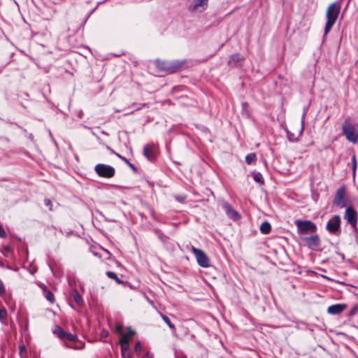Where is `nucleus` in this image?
<instances>
[{
  "label": "nucleus",
  "instance_id": "obj_1",
  "mask_svg": "<svg viewBox=\"0 0 358 358\" xmlns=\"http://www.w3.org/2000/svg\"><path fill=\"white\" fill-rule=\"evenodd\" d=\"M340 12L341 5L338 1L331 3L328 6L326 11L327 22L324 30V37H326L336 23Z\"/></svg>",
  "mask_w": 358,
  "mask_h": 358
},
{
  "label": "nucleus",
  "instance_id": "obj_2",
  "mask_svg": "<svg viewBox=\"0 0 358 358\" xmlns=\"http://www.w3.org/2000/svg\"><path fill=\"white\" fill-rule=\"evenodd\" d=\"M342 133L346 140L353 144L358 143V127L353 124L350 117L345 118L342 124Z\"/></svg>",
  "mask_w": 358,
  "mask_h": 358
},
{
  "label": "nucleus",
  "instance_id": "obj_3",
  "mask_svg": "<svg viewBox=\"0 0 358 358\" xmlns=\"http://www.w3.org/2000/svg\"><path fill=\"white\" fill-rule=\"evenodd\" d=\"M155 62L157 68L169 73L178 71L184 64V62L178 60L162 61L157 59Z\"/></svg>",
  "mask_w": 358,
  "mask_h": 358
},
{
  "label": "nucleus",
  "instance_id": "obj_4",
  "mask_svg": "<svg viewBox=\"0 0 358 358\" xmlns=\"http://www.w3.org/2000/svg\"><path fill=\"white\" fill-rule=\"evenodd\" d=\"M341 219L338 215L332 216L327 223L326 229L334 236H338L341 234Z\"/></svg>",
  "mask_w": 358,
  "mask_h": 358
},
{
  "label": "nucleus",
  "instance_id": "obj_5",
  "mask_svg": "<svg viewBox=\"0 0 358 358\" xmlns=\"http://www.w3.org/2000/svg\"><path fill=\"white\" fill-rule=\"evenodd\" d=\"M294 224L297 227L298 232L301 234L315 233L317 230L315 224L310 220H296Z\"/></svg>",
  "mask_w": 358,
  "mask_h": 358
},
{
  "label": "nucleus",
  "instance_id": "obj_6",
  "mask_svg": "<svg viewBox=\"0 0 358 358\" xmlns=\"http://www.w3.org/2000/svg\"><path fill=\"white\" fill-rule=\"evenodd\" d=\"M94 171L99 177L106 178H111L115 173V170L112 166L105 164H96Z\"/></svg>",
  "mask_w": 358,
  "mask_h": 358
},
{
  "label": "nucleus",
  "instance_id": "obj_7",
  "mask_svg": "<svg viewBox=\"0 0 358 358\" xmlns=\"http://www.w3.org/2000/svg\"><path fill=\"white\" fill-rule=\"evenodd\" d=\"M357 213L352 206L347 207L344 214V219L346 222L349 224L351 227L355 230H357Z\"/></svg>",
  "mask_w": 358,
  "mask_h": 358
},
{
  "label": "nucleus",
  "instance_id": "obj_8",
  "mask_svg": "<svg viewBox=\"0 0 358 358\" xmlns=\"http://www.w3.org/2000/svg\"><path fill=\"white\" fill-rule=\"evenodd\" d=\"M190 251L194 255L198 264L203 267L207 268L209 266V259L207 255L200 249L192 246Z\"/></svg>",
  "mask_w": 358,
  "mask_h": 358
},
{
  "label": "nucleus",
  "instance_id": "obj_9",
  "mask_svg": "<svg viewBox=\"0 0 358 358\" xmlns=\"http://www.w3.org/2000/svg\"><path fill=\"white\" fill-rule=\"evenodd\" d=\"M334 204L341 208L346 206L345 187H341L336 190Z\"/></svg>",
  "mask_w": 358,
  "mask_h": 358
},
{
  "label": "nucleus",
  "instance_id": "obj_10",
  "mask_svg": "<svg viewBox=\"0 0 358 358\" xmlns=\"http://www.w3.org/2000/svg\"><path fill=\"white\" fill-rule=\"evenodd\" d=\"M227 215L233 220H238L241 218L240 214L227 202L222 204Z\"/></svg>",
  "mask_w": 358,
  "mask_h": 358
},
{
  "label": "nucleus",
  "instance_id": "obj_11",
  "mask_svg": "<svg viewBox=\"0 0 358 358\" xmlns=\"http://www.w3.org/2000/svg\"><path fill=\"white\" fill-rule=\"evenodd\" d=\"M303 240L306 245L311 250L315 249L320 243V239L317 234L303 238Z\"/></svg>",
  "mask_w": 358,
  "mask_h": 358
},
{
  "label": "nucleus",
  "instance_id": "obj_12",
  "mask_svg": "<svg viewBox=\"0 0 358 358\" xmlns=\"http://www.w3.org/2000/svg\"><path fill=\"white\" fill-rule=\"evenodd\" d=\"M347 306L343 303H336L329 306L327 308V313L330 315H335L342 313Z\"/></svg>",
  "mask_w": 358,
  "mask_h": 358
},
{
  "label": "nucleus",
  "instance_id": "obj_13",
  "mask_svg": "<svg viewBox=\"0 0 358 358\" xmlns=\"http://www.w3.org/2000/svg\"><path fill=\"white\" fill-rule=\"evenodd\" d=\"M244 59V57L236 53L231 55L228 62V64L230 66H239L242 65Z\"/></svg>",
  "mask_w": 358,
  "mask_h": 358
},
{
  "label": "nucleus",
  "instance_id": "obj_14",
  "mask_svg": "<svg viewBox=\"0 0 358 358\" xmlns=\"http://www.w3.org/2000/svg\"><path fill=\"white\" fill-rule=\"evenodd\" d=\"M143 155L150 161L153 160L155 156L152 148L149 145H146L143 148Z\"/></svg>",
  "mask_w": 358,
  "mask_h": 358
},
{
  "label": "nucleus",
  "instance_id": "obj_15",
  "mask_svg": "<svg viewBox=\"0 0 358 358\" xmlns=\"http://www.w3.org/2000/svg\"><path fill=\"white\" fill-rule=\"evenodd\" d=\"M71 296L78 305L81 306L83 303V297L80 296V294L78 292L77 290H72Z\"/></svg>",
  "mask_w": 358,
  "mask_h": 358
},
{
  "label": "nucleus",
  "instance_id": "obj_16",
  "mask_svg": "<svg viewBox=\"0 0 358 358\" xmlns=\"http://www.w3.org/2000/svg\"><path fill=\"white\" fill-rule=\"evenodd\" d=\"M53 334H55L60 340H64L65 331L59 327L55 326L52 331Z\"/></svg>",
  "mask_w": 358,
  "mask_h": 358
},
{
  "label": "nucleus",
  "instance_id": "obj_17",
  "mask_svg": "<svg viewBox=\"0 0 358 358\" xmlns=\"http://www.w3.org/2000/svg\"><path fill=\"white\" fill-rule=\"evenodd\" d=\"M271 229V224L268 222H264L260 226V231L263 234H268Z\"/></svg>",
  "mask_w": 358,
  "mask_h": 358
},
{
  "label": "nucleus",
  "instance_id": "obj_18",
  "mask_svg": "<svg viewBox=\"0 0 358 358\" xmlns=\"http://www.w3.org/2000/svg\"><path fill=\"white\" fill-rule=\"evenodd\" d=\"M208 0H194L193 1V7L194 9H197L199 7H203L206 8L208 5Z\"/></svg>",
  "mask_w": 358,
  "mask_h": 358
},
{
  "label": "nucleus",
  "instance_id": "obj_19",
  "mask_svg": "<svg viewBox=\"0 0 358 358\" xmlns=\"http://www.w3.org/2000/svg\"><path fill=\"white\" fill-rule=\"evenodd\" d=\"M252 176L254 180L256 182L259 183L261 185L264 183V180L263 176L260 172H252Z\"/></svg>",
  "mask_w": 358,
  "mask_h": 358
},
{
  "label": "nucleus",
  "instance_id": "obj_20",
  "mask_svg": "<svg viewBox=\"0 0 358 358\" xmlns=\"http://www.w3.org/2000/svg\"><path fill=\"white\" fill-rule=\"evenodd\" d=\"M162 319L164 320V322L169 326V327L171 329L172 331H176V327L175 325L171 322L170 319L166 316L165 315H163L160 313Z\"/></svg>",
  "mask_w": 358,
  "mask_h": 358
},
{
  "label": "nucleus",
  "instance_id": "obj_21",
  "mask_svg": "<svg viewBox=\"0 0 358 358\" xmlns=\"http://www.w3.org/2000/svg\"><path fill=\"white\" fill-rule=\"evenodd\" d=\"M121 346V356H127L131 355L129 344H120Z\"/></svg>",
  "mask_w": 358,
  "mask_h": 358
},
{
  "label": "nucleus",
  "instance_id": "obj_22",
  "mask_svg": "<svg viewBox=\"0 0 358 358\" xmlns=\"http://www.w3.org/2000/svg\"><path fill=\"white\" fill-rule=\"evenodd\" d=\"M257 160V156L255 153H250L245 157V162L248 164H251L255 162Z\"/></svg>",
  "mask_w": 358,
  "mask_h": 358
},
{
  "label": "nucleus",
  "instance_id": "obj_23",
  "mask_svg": "<svg viewBox=\"0 0 358 358\" xmlns=\"http://www.w3.org/2000/svg\"><path fill=\"white\" fill-rule=\"evenodd\" d=\"M106 275L109 278L115 280V282L119 285L122 283V281L117 277V274L113 271H107Z\"/></svg>",
  "mask_w": 358,
  "mask_h": 358
},
{
  "label": "nucleus",
  "instance_id": "obj_24",
  "mask_svg": "<svg viewBox=\"0 0 358 358\" xmlns=\"http://www.w3.org/2000/svg\"><path fill=\"white\" fill-rule=\"evenodd\" d=\"M44 296L51 303H53L55 302V296H54L53 293L51 291L45 290L44 291Z\"/></svg>",
  "mask_w": 358,
  "mask_h": 358
},
{
  "label": "nucleus",
  "instance_id": "obj_25",
  "mask_svg": "<svg viewBox=\"0 0 358 358\" xmlns=\"http://www.w3.org/2000/svg\"><path fill=\"white\" fill-rule=\"evenodd\" d=\"M115 155L118 158H120L122 161H123L125 164H127L132 170H134V171L136 170L134 165L133 164H131V162H129V161L127 159H126L124 157L122 156L121 155H120L118 153H115Z\"/></svg>",
  "mask_w": 358,
  "mask_h": 358
},
{
  "label": "nucleus",
  "instance_id": "obj_26",
  "mask_svg": "<svg viewBox=\"0 0 358 358\" xmlns=\"http://www.w3.org/2000/svg\"><path fill=\"white\" fill-rule=\"evenodd\" d=\"M352 177L355 179L356 176L357 171V160L355 155L352 157Z\"/></svg>",
  "mask_w": 358,
  "mask_h": 358
},
{
  "label": "nucleus",
  "instance_id": "obj_27",
  "mask_svg": "<svg viewBox=\"0 0 358 358\" xmlns=\"http://www.w3.org/2000/svg\"><path fill=\"white\" fill-rule=\"evenodd\" d=\"M65 339L69 340L70 341H76L78 339V337L75 334L65 332L64 340Z\"/></svg>",
  "mask_w": 358,
  "mask_h": 358
},
{
  "label": "nucleus",
  "instance_id": "obj_28",
  "mask_svg": "<svg viewBox=\"0 0 358 358\" xmlns=\"http://www.w3.org/2000/svg\"><path fill=\"white\" fill-rule=\"evenodd\" d=\"M129 338L125 333L121 334V338L120 339V344L129 343Z\"/></svg>",
  "mask_w": 358,
  "mask_h": 358
},
{
  "label": "nucleus",
  "instance_id": "obj_29",
  "mask_svg": "<svg viewBox=\"0 0 358 358\" xmlns=\"http://www.w3.org/2000/svg\"><path fill=\"white\" fill-rule=\"evenodd\" d=\"M85 343L83 342H80L79 343H78L75 345H73L72 349L75 350H83L85 348Z\"/></svg>",
  "mask_w": 358,
  "mask_h": 358
},
{
  "label": "nucleus",
  "instance_id": "obj_30",
  "mask_svg": "<svg viewBox=\"0 0 358 358\" xmlns=\"http://www.w3.org/2000/svg\"><path fill=\"white\" fill-rule=\"evenodd\" d=\"M134 351L137 355H140L141 352V345L139 341H137L135 344Z\"/></svg>",
  "mask_w": 358,
  "mask_h": 358
},
{
  "label": "nucleus",
  "instance_id": "obj_31",
  "mask_svg": "<svg viewBox=\"0 0 358 358\" xmlns=\"http://www.w3.org/2000/svg\"><path fill=\"white\" fill-rule=\"evenodd\" d=\"M7 317V311L4 308H0V320H3Z\"/></svg>",
  "mask_w": 358,
  "mask_h": 358
},
{
  "label": "nucleus",
  "instance_id": "obj_32",
  "mask_svg": "<svg viewBox=\"0 0 358 358\" xmlns=\"http://www.w3.org/2000/svg\"><path fill=\"white\" fill-rule=\"evenodd\" d=\"M186 198L185 195H177L175 196L176 200L180 203H184Z\"/></svg>",
  "mask_w": 358,
  "mask_h": 358
},
{
  "label": "nucleus",
  "instance_id": "obj_33",
  "mask_svg": "<svg viewBox=\"0 0 358 358\" xmlns=\"http://www.w3.org/2000/svg\"><path fill=\"white\" fill-rule=\"evenodd\" d=\"M44 203L45 205L48 207L49 210H52V201H50V199H45L44 200Z\"/></svg>",
  "mask_w": 358,
  "mask_h": 358
},
{
  "label": "nucleus",
  "instance_id": "obj_34",
  "mask_svg": "<svg viewBox=\"0 0 358 358\" xmlns=\"http://www.w3.org/2000/svg\"><path fill=\"white\" fill-rule=\"evenodd\" d=\"M6 292L3 281L0 279V295L2 296Z\"/></svg>",
  "mask_w": 358,
  "mask_h": 358
},
{
  "label": "nucleus",
  "instance_id": "obj_35",
  "mask_svg": "<svg viewBox=\"0 0 358 358\" xmlns=\"http://www.w3.org/2000/svg\"><path fill=\"white\" fill-rule=\"evenodd\" d=\"M357 310H358V306L357 305H355L352 309L350 310V316H352L354 315H355L357 312Z\"/></svg>",
  "mask_w": 358,
  "mask_h": 358
},
{
  "label": "nucleus",
  "instance_id": "obj_36",
  "mask_svg": "<svg viewBox=\"0 0 358 358\" xmlns=\"http://www.w3.org/2000/svg\"><path fill=\"white\" fill-rule=\"evenodd\" d=\"M115 331H116V332H117V333H119L120 334H122L123 332H122V325L120 324H117L115 325Z\"/></svg>",
  "mask_w": 358,
  "mask_h": 358
},
{
  "label": "nucleus",
  "instance_id": "obj_37",
  "mask_svg": "<svg viewBox=\"0 0 358 358\" xmlns=\"http://www.w3.org/2000/svg\"><path fill=\"white\" fill-rule=\"evenodd\" d=\"M126 334H127L129 338H130L135 334V331L134 330H132L131 327H128L127 333H126Z\"/></svg>",
  "mask_w": 358,
  "mask_h": 358
},
{
  "label": "nucleus",
  "instance_id": "obj_38",
  "mask_svg": "<svg viewBox=\"0 0 358 358\" xmlns=\"http://www.w3.org/2000/svg\"><path fill=\"white\" fill-rule=\"evenodd\" d=\"M0 237L1 238H6V233L5 230L3 229V227H0Z\"/></svg>",
  "mask_w": 358,
  "mask_h": 358
},
{
  "label": "nucleus",
  "instance_id": "obj_39",
  "mask_svg": "<svg viewBox=\"0 0 358 358\" xmlns=\"http://www.w3.org/2000/svg\"><path fill=\"white\" fill-rule=\"evenodd\" d=\"M287 137L290 141H296L298 140L297 138H294V136L291 135V134L289 131H287Z\"/></svg>",
  "mask_w": 358,
  "mask_h": 358
},
{
  "label": "nucleus",
  "instance_id": "obj_40",
  "mask_svg": "<svg viewBox=\"0 0 358 358\" xmlns=\"http://www.w3.org/2000/svg\"><path fill=\"white\" fill-rule=\"evenodd\" d=\"M304 118H305V113H303V115H302V119H301V123H302V127H301V129L299 131V134L301 135L302 134V131L303 130V122H304Z\"/></svg>",
  "mask_w": 358,
  "mask_h": 358
},
{
  "label": "nucleus",
  "instance_id": "obj_41",
  "mask_svg": "<svg viewBox=\"0 0 358 358\" xmlns=\"http://www.w3.org/2000/svg\"><path fill=\"white\" fill-rule=\"evenodd\" d=\"M143 358H152V356L149 353H146Z\"/></svg>",
  "mask_w": 358,
  "mask_h": 358
},
{
  "label": "nucleus",
  "instance_id": "obj_42",
  "mask_svg": "<svg viewBox=\"0 0 358 358\" xmlns=\"http://www.w3.org/2000/svg\"><path fill=\"white\" fill-rule=\"evenodd\" d=\"M64 346L66 348H70V349H72V346L73 345H70L69 344H68L67 343H64Z\"/></svg>",
  "mask_w": 358,
  "mask_h": 358
},
{
  "label": "nucleus",
  "instance_id": "obj_43",
  "mask_svg": "<svg viewBox=\"0 0 358 358\" xmlns=\"http://www.w3.org/2000/svg\"><path fill=\"white\" fill-rule=\"evenodd\" d=\"M19 348H20V350L21 352H25V350H26V348H25V347L24 345L20 346Z\"/></svg>",
  "mask_w": 358,
  "mask_h": 358
},
{
  "label": "nucleus",
  "instance_id": "obj_44",
  "mask_svg": "<svg viewBox=\"0 0 358 358\" xmlns=\"http://www.w3.org/2000/svg\"><path fill=\"white\" fill-rule=\"evenodd\" d=\"M3 249H4L5 251H6L8 252L10 251V248L9 246H8V245L4 246Z\"/></svg>",
  "mask_w": 358,
  "mask_h": 358
},
{
  "label": "nucleus",
  "instance_id": "obj_45",
  "mask_svg": "<svg viewBox=\"0 0 358 358\" xmlns=\"http://www.w3.org/2000/svg\"><path fill=\"white\" fill-rule=\"evenodd\" d=\"M122 358H131V355H127V356H123L122 357Z\"/></svg>",
  "mask_w": 358,
  "mask_h": 358
},
{
  "label": "nucleus",
  "instance_id": "obj_46",
  "mask_svg": "<svg viewBox=\"0 0 358 358\" xmlns=\"http://www.w3.org/2000/svg\"><path fill=\"white\" fill-rule=\"evenodd\" d=\"M112 152L115 155V153H117L116 152H115L114 150H112Z\"/></svg>",
  "mask_w": 358,
  "mask_h": 358
}]
</instances>
